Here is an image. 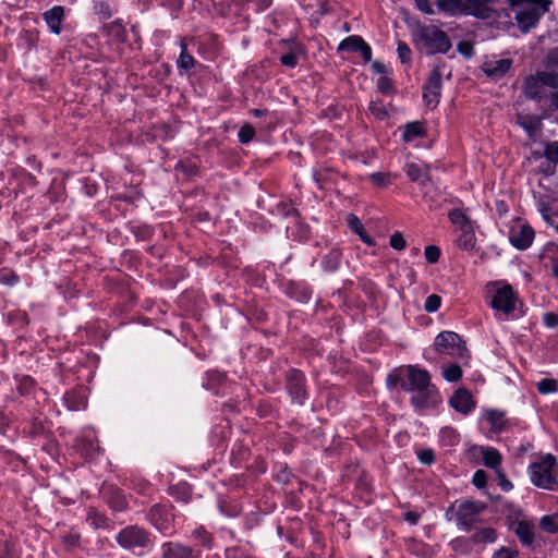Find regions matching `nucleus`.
Listing matches in <instances>:
<instances>
[{"instance_id": "obj_63", "label": "nucleus", "mask_w": 558, "mask_h": 558, "mask_svg": "<svg viewBox=\"0 0 558 558\" xmlns=\"http://www.w3.org/2000/svg\"><path fill=\"white\" fill-rule=\"evenodd\" d=\"M457 50L459 51V53H461L462 56H464L466 58H471L474 53L473 46L469 41H465V40L458 43Z\"/></svg>"}, {"instance_id": "obj_19", "label": "nucleus", "mask_w": 558, "mask_h": 558, "mask_svg": "<svg viewBox=\"0 0 558 558\" xmlns=\"http://www.w3.org/2000/svg\"><path fill=\"white\" fill-rule=\"evenodd\" d=\"M65 16V9L62 5H54L43 13V19L46 22L49 31L54 34H61V24Z\"/></svg>"}, {"instance_id": "obj_3", "label": "nucleus", "mask_w": 558, "mask_h": 558, "mask_svg": "<svg viewBox=\"0 0 558 558\" xmlns=\"http://www.w3.org/2000/svg\"><path fill=\"white\" fill-rule=\"evenodd\" d=\"M438 12L450 16L473 15L477 19L492 17L493 9L485 0H433Z\"/></svg>"}, {"instance_id": "obj_64", "label": "nucleus", "mask_w": 558, "mask_h": 558, "mask_svg": "<svg viewBox=\"0 0 558 558\" xmlns=\"http://www.w3.org/2000/svg\"><path fill=\"white\" fill-rule=\"evenodd\" d=\"M392 82L389 77L387 76H381L378 78L377 81V88L384 93V94H388L392 90Z\"/></svg>"}, {"instance_id": "obj_56", "label": "nucleus", "mask_w": 558, "mask_h": 558, "mask_svg": "<svg viewBox=\"0 0 558 558\" xmlns=\"http://www.w3.org/2000/svg\"><path fill=\"white\" fill-rule=\"evenodd\" d=\"M369 179L375 185L379 187L386 186L390 183L389 174L384 172H374L369 175Z\"/></svg>"}, {"instance_id": "obj_9", "label": "nucleus", "mask_w": 558, "mask_h": 558, "mask_svg": "<svg viewBox=\"0 0 558 558\" xmlns=\"http://www.w3.org/2000/svg\"><path fill=\"white\" fill-rule=\"evenodd\" d=\"M284 381L287 392L291 398L292 403L303 405L308 399L304 373L300 369L291 368L286 373Z\"/></svg>"}, {"instance_id": "obj_30", "label": "nucleus", "mask_w": 558, "mask_h": 558, "mask_svg": "<svg viewBox=\"0 0 558 558\" xmlns=\"http://www.w3.org/2000/svg\"><path fill=\"white\" fill-rule=\"evenodd\" d=\"M180 48H181V52L177 60V65L180 71L187 72L194 68L196 61L193 58V56L189 53L187 45L185 44L184 40H181Z\"/></svg>"}, {"instance_id": "obj_36", "label": "nucleus", "mask_w": 558, "mask_h": 558, "mask_svg": "<svg viewBox=\"0 0 558 558\" xmlns=\"http://www.w3.org/2000/svg\"><path fill=\"white\" fill-rule=\"evenodd\" d=\"M539 526L544 532L558 533V512L543 515L539 520Z\"/></svg>"}, {"instance_id": "obj_39", "label": "nucleus", "mask_w": 558, "mask_h": 558, "mask_svg": "<svg viewBox=\"0 0 558 558\" xmlns=\"http://www.w3.org/2000/svg\"><path fill=\"white\" fill-rule=\"evenodd\" d=\"M299 52H300L299 45L293 44V47L290 49V51L283 53L280 57L281 64L287 68H295L299 62Z\"/></svg>"}, {"instance_id": "obj_33", "label": "nucleus", "mask_w": 558, "mask_h": 558, "mask_svg": "<svg viewBox=\"0 0 558 558\" xmlns=\"http://www.w3.org/2000/svg\"><path fill=\"white\" fill-rule=\"evenodd\" d=\"M483 462L487 468L497 471L500 469L501 456L497 449L487 448L483 452Z\"/></svg>"}, {"instance_id": "obj_17", "label": "nucleus", "mask_w": 558, "mask_h": 558, "mask_svg": "<svg viewBox=\"0 0 558 558\" xmlns=\"http://www.w3.org/2000/svg\"><path fill=\"white\" fill-rule=\"evenodd\" d=\"M535 232L529 225L513 227L509 233V241L518 250L529 248L534 240Z\"/></svg>"}, {"instance_id": "obj_20", "label": "nucleus", "mask_w": 558, "mask_h": 558, "mask_svg": "<svg viewBox=\"0 0 558 558\" xmlns=\"http://www.w3.org/2000/svg\"><path fill=\"white\" fill-rule=\"evenodd\" d=\"M342 260V251L337 247L332 246L328 248L326 253H323L320 256V267L323 271L332 274L336 272L341 265Z\"/></svg>"}, {"instance_id": "obj_34", "label": "nucleus", "mask_w": 558, "mask_h": 558, "mask_svg": "<svg viewBox=\"0 0 558 558\" xmlns=\"http://www.w3.org/2000/svg\"><path fill=\"white\" fill-rule=\"evenodd\" d=\"M474 543L492 544L497 539V532L493 527L477 530L471 537Z\"/></svg>"}, {"instance_id": "obj_38", "label": "nucleus", "mask_w": 558, "mask_h": 558, "mask_svg": "<svg viewBox=\"0 0 558 558\" xmlns=\"http://www.w3.org/2000/svg\"><path fill=\"white\" fill-rule=\"evenodd\" d=\"M364 39L360 36L352 35L344 38L338 46L339 51H354L357 52L360 46L363 44Z\"/></svg>"}, {"instance_id": "obj_55", "label": "nucleus", "mask_w": 558, "mask_h": 558, "mask_svg": "<svg viewBox=\"0 0 558 558\" xmlns=\"http://www.w3.org/2000/svg\"><path fill=\"white\" fill-rule=\"evenodd\" d=\"M397 52L402 63H408L411 60V49L404 41H399Z\"/></svg>"}, {"instance_id": "obj_29", "label": "nucleus", "mask_w": 558, "mask_h": 558, "mask_svg": "<svg viewBox=\"0 0 558 558\" xmlns=\"http://www.w3.org/2000/svg\"><path fill=\"white\" fill-rule=\"evenodd\" d=\"M542 257L550 263L553 276L558 278V242L545 245Z\"/></svg>"}, {"instance_id": "obj_42", "label": "nucleus", "mask_w": 558, "mask_h": 558, "mask_svg": "<svg viewBox=\"0 0 558 558\" xmlns=\"http://www.w3.org/2000/svg\"><path fill=\"white\" fill-rule=\"evenodd\" d=\"M60 539L68 549H72L80 545L81 536L76 531L70 530L68 532L62 533L60 535Z\"/></svg>"}, {"instance_id": "obj_27", "label": "nucleus", "mask_w": 558, "mask_h": 558, "mask_svg": "<svg viewBox=\"0 0 558 558\" xmlns=\"http://www.w3.org/2000/svg\"><path fill=\"white\" fill-rule=\"evenodd\" d=\"M193 541L202 546L203 548L210 550L214 548L215 539L211 533H209L204 526L194 529L191 533Z\"/></svg>"}, {"instance_id": "obj_21", "label": "nucleus", "mask_w": 558, "mask_h": 558, "mask_svg": "<svg viewBox=\"0 0 558 558\" xmlns=\"http://www.w3.org/2000/svg\"><path fill=\"white\" fill-rule=\"evenodd\" d=\"M484 418L489 425V430L494 434H500L506 430L508 420L504 411L490 409L484 414Z\"/></svg>"}, {"instance_id": "obj_15", "label": "nucleus", "mask_w": 558, "mask_h": 558, "mask_svg": "<svg viewBox=\"0 0 558 558\" xmlns=\"http://www.w3.org/2000/svg\"><path fill=\"white\" fill-rule=\"evenodd\" d=\"M170 513L166 506L156 504L150 507L147 520L160 533L167 534L171 529Z\"/></svg>"}, {"instance_id": "obj_40", "label": "nucleus", "mask_w": 558, "mask_h": 558, "mask_svg": "<svg viewBox=\"0 0 558 558\" xmlns=\"http://www.w3.org/2000/svg\"><path fill=\"white\" fill-rule=\"evenodd\" d=\"M442 376L448 383H457L462 377V368L457 363H451L442 368Z\"/></svg>"}, {"instance_id": "obj_28", "label": "nucleus", "mask_w": 558, "mask_h": 558, "mask_svg": "<svg viewBox=\"0 0 558 558\" xmlns=\"http://www.w3.org/2000/svg\"><path fill=\"white\" fill-rule=\"evenodd\" d=\"M448 218L454 227L453 232L473 227V223L469 217L459 208L450 210Z\"/></svg>"}, {"instance_id": "obj_5", "label": "nucleus", "mask_w": 558, "mask_h": 558, "mask_svg": "<svg viewBox=\"0 0 558 558\" xmlns=\"http://www.w3.org/2000/svg\"><path fill=\"white\" fill-rule=\"evenodd\" d=\"M556 468V458L550 453L531 463L527 472L532 484L542 489L555 490L558 486Z\"/></svg>"}, {"instance_id": "obj_44", "label": "nucleus", "mask_w": 558, "mask_h": 558, "mask_svg": "<svg viewBox=\"0 0 558 558\" xmlns=\"http://www.w3.org/2000/svg\"><path fill=\"white\" fill-rule=\"evenodd\" d=\"M20 281L19 276L10 269L0 270V283L4 286H15Z\"/></svg>"}, {"instance_id": "obj_14", "label": "nucleus", "mask_w": 558, "mask_h": 558, "mask_svg": "<svg viewBox=\"0 0 558 558\" xmlns=\"http://www.w3.org/2000/svg\"><path fill=\"white\" fill-rule=\"evenodd\" d=\"M284 294L300 303L310 301L313 294L312 287L304 280H288L282 283Z\"/></svg>"}, {"instance_id": "obj_23", "label": "nucleus", "mask_w": 558, "mask_h": 558, "mask_svg": "<svg viewBox=\"0 0 558 558\" xmlns=\"http://www.w3.org/2000/svg\"><path fill=\"white\" fill-rule=\"evenodd\" d=\"M64 403L70 411H80L84 410L87 404V397L85 390L73 389L66 392L63 397Z\"/></svg>"}, {"instance_id": "obj_59", "label": "nucleus", "mask_w": 558, "mask_h": 558, "mask_svg": "<svg viewBox=\"0 0 558 558\" xmlns=\"http://www.w3.org/2000/svg\"><path fill=\"white\" fill-rule=\"evenodd\" d=\"M519 555L517 549H511L509 547H500L492 558H517Z\"/></svg>"}, {"instance_id": "obj_32", "label": "nucleus", "mask_w": 558, "mask_h": 558, "mask_svg": "<svg viewBox=\"0 0 558 558\" xmlns=\"http://www.w3.org/2000/svg\"><path fill=\"white\" fill-rule=\"evenodd\" d=\"M460 441V436L456 429L450 426H445L439 432V442L445 447L457 446Z\"/></svg>"}, {"instance_id": "obj_57", "label": "nucleus", "mask_w": 558, "mask_h": 558, "mask_svg": "<svg viewBox=\"0 0 558 558\" xmlns=\"http://www.w3.org/2000/svg\"><path fill=\"white\" fill-rule=\"evenodd\" d=\"M133 488L142 495H149L153 492L151 484L144 480L134 481Z\"/></svg>"}, {"instance_id": "obj_60", "label": "nucleus", "mask_w": 558, "mask_h": 558, "mask_svg": "<svg viewBox=\"0 0 558 558\" xmlns=\"http://www.w3.org/2000/svg\"><path fill=\"white\" fill-rule=\"evenodd\" d=\"M418 461L425 465H430L435 461V454L432 449H424L417 453Z\"/></svg>"}, {"instance_id": "obj_41", "label": "nucleus", "mask_w": 558, "mask_h": 558, "mask_svg": "<svg viewBox=\"0 0 558 558\" xmlns=\"http://www.w3.org/2000/svg\"><path fill=\"white\" fill-rule=\"evenodd\" d=\"M536 74L542 80L545 87L558 89V72H556V71H537Z\"/></svg>"}, {"instance_id": "obj_50", "label": "nucleus", "mask_w": 558, "mask_h": 558, "mask_svg": "<svg viewBox=\"0 0 558 558\" xmlns=\"http://www.w3.org/2000/svg\"><path fill=\"white\" fill-rule=\"evenodd\" d=\"M441 304V298L437 294H430L426 298L424 303V310L428 313L436 312Z\"/></svg>"}, {"instance_id": "obj_58", "label": "nucleus", "mask_w": 558, "mask_h": 558, "mask_svg": "<svg viewBox=\"0 0 558 558\" xmlns=\"http://www.w3.org/2000/svg\"><path fill=\"white\" fill-rule=\"evenodd\" d=\"M497 478H498V485L504 492H509L513 488L512 483L507 478L505 472L499 469L496 471Z\"/></svg>"}, {"instance_id": "obj_4", "label": "nucleus", "mask_w": 558, "mask_h": 558, "mask_svg": "<svg viewBox=\"0 0 558 558\" xmlns=\"http://www.w3.org/2000/svg\"><path fill=\"white\" fill-rule=\"evenodd\" d=\"M413 35L417 47L428 54L447 53L452 46L448 35L435 25L420 26Z\"/></svg>"}, {"instance_id": "obj_2", "label": "nucleus", "mask_w": 558, "mask_h": 558, "mask_svg": "<svg viewBox=\"0 0 558 558\" xmlns=\"http://www.w3.org/2000/svg\"><path fill=\"white\" fill-rule=\"evenodd\" d=\"M509 2L522 32H529L535 27L553 4L551 0H509Z\"/></svg>"}, {"instance_id": "obj_45", "label": "nucleus", "mask_w": 558, "mask_h": 558, "mask_svg": "<svg viewBox=\"0 0 558 558\" xmlns=\"http://www.w3.org/2000/svg\"><path fill=\"white\" fill-rule=\"evenodd\" d=\"M368 110L379 120H384L388 117V111L383 101H371Z\"/></svg>"}, {"instance_id": "obj_10", "label": "nucleus", "mask_w": 558, "mask_h": 558, "mask_svg": "<svg viewBox=\"0 0 558 558\" xmlns=\"http://www.w3.org/2000/svg\"><path fill=\"white\" fill-rule=\"evenodd\" d=\"M442 65H435L423 87V100L427 107L434 109L438 106L442 88Z\"/></svg>"}, {"instance_id": "obj_18", "label": "nucleus", "mask_w": 558, "mask_h": 558, "mask_svg": "<svg viewBox=\"0 0 558 558\" xmlns=\"http://www.w3.org/2000/svg\"><path fill=\"white\" fill-rule=\"evenodd\" d=\"M523 93L527 99L536 101H541L546 96L545 85L537 74L525 77Z\"/></svg>"}, {"instance_id": "obj_61", "label": "nucleus", "mask_w": 558, "mask_h": 558, "mask_svg": "<svg viewBox=\"0 0 558 558\" xmlns=\"http://www.w3.org/2000/svg\"><path fill=\"white\" fill-rule=\"evenodd\" d=\"M416 8L425 13V14H434L435 10L433 9L434 1L433 0H415Z\"/></svg>"}, {"instance_id": "obj_22", "label": "nucleus", "mask_w": 558, "mask_h": 558, "mask_svg": "<svg viewBox=\"0 0 558 558\" xmlns=\"http://www.w3.org/2000/svg\"><path fill=\"white\" fill-rule=\"evenodd\" d=\"M404 171L410 181L417 182L421 186L429 180V167L426 165L410 162L404 166Z\"/></svg>"}, {"instance_id": "obj_47", "label": "nucleus", "mask_w": 558, "mask_h": 558, "mask_svg": "<svg viewBox=\"0 0 558 558\" xmlns=\"http://www.w3.org/2000/svg\"><path fill=\"white\" fill-rule=\"evenodd\" d=\"M537 390L542 395L555 392L557 390V381L550 378H543L537 383Z\"/></svg>"}, {"instance_id": "obj_6", "label": "nucleus", "mask_w": 558, "mask_h": 558, "mask_svg": "<svg viewBox=\"0 0 558 558\" xmlns=\"http://www.w3.org/2000/svg\"><path fill=\"white\" fill-rule=\"evenodd\" d=\"M120 547L125 550L146 549L153 546V538L148 531L138 525L123 527L114 537Z\"/></svg>"}, {"instance_id": "obj_53", "label": "nucleus", "mask_w": 558, "mask_h": 558, "mask_svg": "<svg viewBox=\"0 0 558 558\" xmlns=\"http://www.w3.org/2000/svg\"><path fill=\"white\" fill-rule=\"evenodd\" d=\"M389 244L392 248L397 251H402L407 246V241L401 232H395L390 235Z\"/></svg>"}, {"instance_id": "obj_7", "label": "nucleus", "mask_w": 558, "mask_h": 558, "mask_svg": "<svg viewBox=\"0 0 558 558\" xmlns=\"http://www.w3.org/2000/svg\"><path fill=\"white\" fill-rule=\"evenodd\" d=\"M435 350L439 354L450 355L465 363L470 359V352L461 337L453 331H442L435 338Z\"/></svg>"}, {"instance_id": "obj_46", "label": "nucleus", "mask_w": 558, "mask_h": 558, "mask_svg": "<svg viewBox=\"0 0 558 558\" xmlns=\"http://www.w3.org/2000/svg\"><path fill=\"white\" fill-rule=\"evenodd\" d=\"M35 385V381L32 377L29 376H22L21 378L17 379V391L20 392V395L22 396H25V395H28L31 392V390L33 389Z\"/></svg>"}, {"instance_id": "obj_25", "label": "nucleus", "mask_w": 558, "mask_h": 558, "mask_svg": "<svg viewBox=\"0 0 558 558\" xmlns=\"http://www.w3.org/2000/svg\"><path fill=\"white\" fill-rule=\"evenodd\" d=\"M77 449L86 459L96 458L100 450L95 436L92 433L85 434L78 439Z\"/></svg>"}, {"instance_id": "obj_12", "label": "nucleus", "mask_w": 558, "mask_h": 558, "mask_svg": "<svg viewBox=\"0 0 558 558\" xmlns=\"http://www.w3.org/2000/svg\"><path fill=\"white\" fill-rule=\"evenodd\" d=\"M161 558H201V551L180 542L168 541L160 545Z\"/></svg>"}, {"instance_id": "obj_51", "label": "nucleus", "mask_w": 558, "mask_h": 558, "mask_svg": "<svg viewBox=\"0 0 558 558\" xmlns=\"http://www.w3.org/2000/svg\"><path fill=\"white\" fill-rule=\"evenodd\" d=\"M441 255V251L436 245H427L424 250V256L429 264H435L438 262Z\"/></svg>"}, {"instance_id": "obj_43", "label": "nucleus", "mask_w": 558, "mask_h": 558, "mask_svg": "<svg viewBox=\"0 0 558 558\" xmlns=\"http://www.w3.org/2000/svg\"><path fill=\"white\" fill-rule=\"evenodd\" d=\"M108 505L118 512H121L126 509L128 502L123 495L120 493H114L112 497L108 500Z\"/></svg>"}, {"instance_id": "obj_49", "label": "nucleus", "mask_w": 558, "mask_h": 558, "mask_svg": "<svg viewBox=\"0 0 558 558\" xmlns=\"http://www.w3.org/2000/svg\"><path fill=\"white\" fill-rule=\"evenodd\" d=\"M347 220H348V225H349L350 229L354 233H356L360 236V239L362 238L363 234L366 233L362 222L360 221V219L355 215L350 214L348 216Z\"/></svg>"}, {"instance_id": "obj_24", "label": "nucleus", "mask_w": 558, "mask_h": 558, "mask_svg": "<svg viewBox=\"0 0 558 558\" xmlns=\"http://www.w3.org/2000/svg\"><path fill=\"white\" fill-rule=\"evenodd\" d=\"M511 64L512 61L510 59L487 61L484 64V72L488 77L500 78L510 70Z\"/></svg>"}, {"instance_id": "obj_8", "label": "nucleus", "mask_w": 558, "mask_h": 558, "mask_svg": "<svg viewBox=\"0 0 558 558\" xmlns=\"http://www.w3.org/2000/svg\"><path fill=\"white\" fill-rule=\"evenodd\" d=\"M495 287V290L492 292L490 306L505 316L511 315L518 302L517 292L506 282H496Z\"/></svg>"}, {"instance_id": "obj_54", "label": "nucleus", "mask_w": 558, "mask_h": 558, "mask_svg": "<svg viewBox=\"0 0 558 558\" xmlns=\"http://www.w3.org/2000/svg\"><path fill=\"white\" fill-rule=\"evenodd\" d=\"M110 34H112L119 41H126L128 34L125 28L120 23H111L109 25Z\"/></svg>"}, {"instance_id": "obj_1", "label": "nucleus", "mask_w": 558, "mask_h": 558, "mask_svg": "<svg viewBox=\"0 0 558 558\" xmlns=\"http://www.w3.org/2000/svg\"><path fill=\"white\" fill-rule=\"evenodd\" d=\"M407 371L408 380H402L401 389L405 392H416L410 399L414 409L422 410L429 408L433 404L432 395L435 391V387L430 383L429 373L415 365H409Z\"/></svg>"}, {"instance_id": "obj_11", "label": "nucleus", "mask_w": 558, "mask_h": 558, "mask_svg": "<svg viewBox=\"0 0 558 558\" xmlns=\"http://www.w3.org/2000/svg\"><path fill=\"white\" fill-rule=\"evenodd\" d=\"M486 506L481 501L464 500L457 510L456 519L461 527L469 532L477 521L478 515L485 510Z\"/></svg>"}, {"instance_id": "obj_26", "label": "nucleus", "mask_w": 558, "mask_h": 558, "mask_svg": "<svg viewBox=\"0 0 558 558\" xmlns=\"http://www.w3.org/2000/svg\"><path fill=\"white\" fill-rule=\"evenodd\" d=\"M454 236V243L460 250L472 251L475 247L476 236L473 227L456 231Z\"/></svg>"}, {"instance_id": "obj_48", "label": "nucleus", "mask_w": 558, "mask_h": 558, "mask_svg": "<svg viewBox=\"0 0 558 558\" xmlns=\"http://www.w3.org/2000/svg\"><path fill=\"white\" fill-rule=\"evenodd\" d=\"M255 135V130L250 124H244L241 126L238 133V138L241 144H247L250 143Z\"/></svg>"}, {"instance_id": "obj_13", "label": "nucleus", "mask_w": 558, "mask_h": 558, "mask_svg": "<svg viewBox=\"0 0 558 558\" xmlns=\"http://www.w3.org/2000/svg\"><path fill=\"white\" fill-rule=\"evenodd\" d=\"M509 529L518 536L523 546L533 545L535 524L531 520H527L520 514L517 519L510 522Z\"/></svg>"}, {"instance_id": "obj_37", "label": "nucleus", "mask_w": 558, "mask_h": 558, "mask_svg": "<svg viewBox=\"0 0 558 558\" xmlns=\"http://www.w3.org/2000/svg\"><path fill=\"white\" fill-rule=\"evenodd\" d=\"M518 123L530 137L534 136L539 129V121L534 117H519Z\"/></svg>"}, {"instance_id": "obj_52", "label": "nucleus", "mask_w": 558, "mask_h": 558, "mask_svg": "<svg viewBox=\"0 0 558 558\" xmlns=\"http://www.w3.org/2000/svg\"><path fill=\"white\" fill-rule=\"evenodd\" d=\"M544 156L550 162H554V163L558 162V141L548 143L545 146Z\"/></svg>"}, {"instance_id": "obj_62", "label": "nucleus", "mask_w": 558, "mask_h": 558, "mask_svg": "<svg viewBox=\"0 0 558 558\" xmlns=\"http://www.w3.org/2000/svg\"><path fill=\"white\" fill-rule=\"evenodd\" d=\"M486 481H487V476H486L485 471H483V470L475 471V473L473 474V477H472V483L474 486H476L477 488H483L486 485Z\"/></svg>"}, {"instance_id": "obj_35", "label": "nucleus", "mask_w": 558, "mask_h": 558, "mask_svg": "<svg viewBox=\"0 0 558 558\" xmlns=\"http://www.w3.org/2000/svg\"><path fill=\"white\" fill-rule=\"evenodd\" d=\"M86 522L94 529H105L107 526V517L97 511L96 509H89L86 517Z\"/></svg>"}, {"instance_id": "obj_16", "label": "nucleus", "mask_w": 558, "mask_h": 558, "mask_svg": "<svg viewBox=\"0 0 558 558\" xmlns=\"http://www.w3.org/2000/svg\"><path fill=\"white\" fill-rule=\"evenodd\" d=\"M449 405L454 411L468 415L475 409L476 402L468 389L459 388L450 397Z\"/></svg>"}, {"instance_id": "obj_31", "label": "nucleus", "mask_w": 558, "mask_h": 558, "mask_svg": "<svg viewBox=\"0 0 558 558\" xmlns=\"http://www.w3.org/2000/svg\"><path fill=\"white\" fill-rule=\"evenodd\" d=\"M425 133V129L423 123L415 121L409 122L404 126V131L402 134V138L404 142L409 143L415 138L422 137Z\"/></svg>"}]
</instances>
